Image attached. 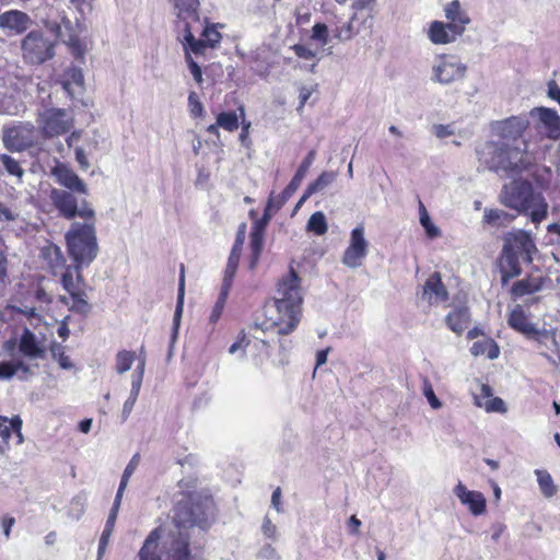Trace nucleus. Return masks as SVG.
I'll list each match as a JSON object with an SVG mask.
<instances>
[{"label": "nucleus", "instance_id": "nucleus-1", "mask_svg": "<svg viewBox=\"0 0 560 560\" xmlns=\"http://www.w3.org/2000/svg\"><path fill=\"white\" fill-rule=\"evenodd\" d=\"M302 302L300 278L293 269H290L289 273L279 281L277 295L266 302L265 319L256 323L255 327L261 330L278 327L280 335L292 332L300 322Z\"/></svg>", "mask_w": 560, "mask_h": 560}, {"label": "nucleus", "instance_id": "nucleus-2", "mask_svg": "<svg viewBox=\"0 0 560 560\" xmlns=\"http://www.w3.org/2000/svg\"><path fill=\"white\" fill-rule=\"evenodd\" d=\"M213 501L209 497L192 494L178 501L174 509L173 523L176 532H170L163 541V549L168 551L173 539L187 537V548L189 549L188 528L194 526L206 527L213 516Z\"/></svg>", "mask_w": 560, "mask_h": 560}, {"label": "nucleus", "instance_id": "nucleus-3", "mask_svg": "<svg viewBox=\"0 0 560 560\" xmlns=\"http://www.w3.org/2000/svg\"><path fill=\"white\" fill-rule=\"evenodd\" d=\"M501 255L502 281L506 283L522 272V264H532L533 255L538 252L532 232L514 230L504 235Z\"/></svg>", "mask_w": 560, "mask_h": 560}, {"label": "nucleus", "instance_id": "nucleus-4", "mask_svg": "<svg viewBox=\"0 0 560 560\" xmlns=\"http://www.w3.org/2000/svg\"><path fill=\"white\" fill-rule=\"evenodd\" d=\"M500 201L518 213L528 214L532 222L539 224L546 219L548 203L541 192L535 191L533 185L523 179L505 184L501 190Z\"/></svg>", "mask_w": 560, "mask_h": 560}, {"label": "nucleus", "instance_id": "nucleus-5", "mask_svg": "<svg viewBox=\"0 0 560 560\" xmlns=\"http://www.w3.org/2000/svg\"><path fill=\"white\" fill-rule=\"evenodd\" d=\"M67 252L74 262L77 279L81 281V269L88 267L98 254L95 217L84 222H73L65 235Z\"/></svg>", "mask_w": 560, "mask_h": 560}, {"label": "nucleus", "instance_id": "nucleus-6", "mask_svg": "<svg viewBox=\"0 0 560 560\" xmlns=\"http://www.w3.org/2000/svg\"><path fill=\"white\" fill-rule=\"evenodd\" d=\"M480 160H483L490 170H503L509 172H522L527 170L534 159L527 151V142L518 141L516 145L508 143H487L479 152Z\"/></svg>", "mask_w": 560, "mask_h": 560}, {"label": "nucleus", "instance_id": "nucleus-7", "mask_svg": "<svg viewBox=\"0 0 560 560\" xmlns=\"http://www.w3.org/2000/svg\"><path fill=\"white\" fill-rule=\"evenodd\" d=\"M77 191H69L61 188H52L49 199L51 205L58 211V214L67 220L79 217L89 220L95 217V211L90 202L85 199L79 201L75 196Z\"/></svg>", "mask_w": 560, "mask_h": 560}, {"label": "nucleus", "instance_id": "nucleus-8", "mask_svg": "<svg viewBox=\"0 0 560 560\" xmlns=\"http://www.w3.org/2000/svg\"><path fill=\"white\" fill-rule=\"evenodd\" d=\"M21 56L25 63L42 65L55 56V44L42 31H31L21 40Z\"/></svg>", "mask_w": 560, "mask_h": 560}, {"label": "nucleus", "instance_id": "nucleus-9", "mask_svg": "<svg viewBox=\"0 0 560 560\" xmlns=\"http://www.w3.org/2000/svg\"><path fill=\"white\" fill-rule=\"evenodd\" d=\"M467 66L454 55L438 56L432 65L431 80L441 85H451L466 78Z\"/></svg>", "mask_w": 560, "mask_h": 560}, {"label": "nucleus", "instance_id": "nucleus-10", "mask_svg": "<svg viewBox=\"0 0 560 560\" xmlns=\"http://www.w3.org/2000/svg\"><path fill=\"white\" fill-rule=\"evenodd\" d=\"M37 124L46 138L68 132L73 127V118L62 108H45L38 113Z\"/></svg>", "mask_w": 560, "mask_h": 560}, {"label": "nucleus", "instance_id": "nucleus-11", "mask_svg": "<svg viewBox=\"0 0 560 560\" xmlns=\"http://www.w3.org/2000/svg\"><path fill=\"white\" fill-rule=\"evenodd\" d=\"M2 141L9 151L23 152L37 143L36 129L31 122L3 127Z\"/></svg>", "mask_w": 560, "mask_h": 560}, {"label": "nucleus", "instance_id": "nucleus-12", "mask_svg": "<svg viewBox=\"0 0 560 560\" xmlns=\"http://www.w3.org/2000/svg\"><path fill=\"white\" fill-rule=\"evenodd\" d=\"M368 247L369 244L364 237L363 225L355 226L351 231L349 246L346 248L341 259L342 264L351 269L359 268L368 255Z\"/></svg>", "mask_w": 560, "mask_h": 560}, {"label": "nucleus", "instance_id": "nucleus-13", "mask_svg": "<svg viewBox=\"0 0 560 560\" xmlns=\"http://www.w3.org/2000/svg\"><path fill=\"white\" fill-rule=\"evenodd\" d=\"M316 156V151L311 150L300 167L298 168L295 175L291 179V182L288 184V186L283 189L281 195L277 197H271L268 201L267 209H275L279 210L298 190L300 187L303 178L305 177L306 173L308 172V168L313 164Z\"/></svg>", "mask_w": 560, "mask_h": 560}, {"label": "nucleus", "instance_id": "nucleus-14", "mask_svg": "<svg viewBox=\"0 0 560 560\" xmlns=\"http://www.w3.org/2000/svg\"><path fill=\"white\" fill-rule=\"evenodd\" d=\"M529 115L537 119L536 128L539 132L552 140L560 138V116L555 109L535 107Z\"/></svg>", "mask_w": 560, "mask_h": 560}, {"label": "nucleus", "instance_id": "nucleus-15", "mask_svg": "<svg viewBox=\"0 0 560 560\" xmlns=\"http://www.w3.org/2000/svg\"><path fill=\"white\" fill-rule=\"evenodd\" d=\"M174 13L176 14V28L183 31L194 27L200 22L199 18V0H172Z\"/></svg>", "mask_w": 560, "mask_h": 560}, {"label": "nucleus", "instance_id": "nucleus-16", "mask_svg": "<svg viewBox=\"0 0 560 560\" xmlns=\"http://www.w3.org/2000/svg\"><path fill=\"white\" fill-rule=\"evenodd\" d=\"M51 175L66 190L77 191L81 195L89 194L86 184L67 164L57 163L51 170Z\"/></svg>", "mask_w": 560, "mask_h": 560}, {"label": "nucleus", "instance_id": "nucleus-17", "mask_svg": "<svg viewBox=\"0 0 560 560\" xmlns=\"http://www.w3.org/2000/svg\"><path fill=\"white\" fill-rule=\"evenodd\" d=\"M19 352L28 362L46 358V347L28 328H25L20 337Z\"/></svg>", "mask_w": 560, "mask_h": 560}, {"label": "nucleus", "instance_id": "nucleus-18", "mask_svg": "<svg viewBox=\"0 0 560 560\" xmlns=\"http://www.w3.org/2000/svg\"><path fill=\"white\" fill-rule=\"evenodd\" d=\"M460 36V30L456 25L442 21L431 22L428 28V38L435 45L454 43Z\"/></svg>", "mask_w": 560, "mask_h": 560}, {"label": "nucleus", "instance_id": "nucleus-19", "mask_svg": "<svg viewBox=\"0 0 560 560\" xmlns=\"http://www.w3.org/2000/svg\"><path fill=\"white\" fill-rule=\"evenodd\" d=\"M454 493L462 504L468 506L472 515L478 516L486 511V498L481 492L469 490L459 481Z\"/></svg>", "mask_w": 560, "mask_h": 560}, {"label": "nucleus", "instance_id": "nucleus-20", "mask_svg": "<svg viewBox=\"0 0 560 560\" xmlns=\"http://www.w3.org/2000/svg\"><path fill=\"white\" fill-rule=\"evenodd\" d=\"M45 25L56 35L57 38L69 45L77 56L83 55L80 40L78 36L72 32V24L68 19L63 18L61 23L46 22Z\"/></svg>", "mask_w": 560, "mask_h": 560}, {"label": "nucleus", "instance_id": "nucleus-21", "mask_svg": "<svg viewBox=\"0 0 560 560\" xmlns=\"http://www.w3.org/2000/svg\"><path fill=\"white\" fill-rule=\"evenodd\" d=\"M421 298L429 304H439L447 300L448 293L439 272L432 273L427 279Z\"/></svg>", "mask_w": 560, "mask_h": 560}, {"label": "nucleus", "instance_id": "nucleus-22", "mask_svg": "<svg viewBox=\"0 0 560 560\" xmlns=\"http://www.w3.org/2000/svg\"><path fill=\"white\" fill-rule=\"evenodd\" d=\"M528 120L525 117L512 116L505 120L499 121L497 131L505 140L517 141L528 127Z\"/></svg>", "mask_w": 560, "mask_h": 560}, {"label": "nucleus", "instance_id": "nucleus-23", "mask_svg": "<svg viewBox=\"0 0 560 560\" xmlns=\"http://www.w3.org/2000/svg\"><path fill=\"white\" fill-rule=\"evenodd\" d=\"M31 22V18L19 10H10L0 15V27L8 28L16 34L26 31Z\"/></svg>", "mask_w": 560, "mask_h": 560}, {"label": "nucleus", "instance_id": "nucleus-24", "mask_svg": "<svg viewBox=\"0 0 560 560\" xmlns=\"http://www.w3.org/2000/svg\"><path fill=\"white\" fill-rule=\"evenodd\" d=\"M528 340L536 342L540 354L550 359L548 352L558 351V342L556 340V331L553 329L536 328Z\"/></svg>", "mask_w": 560, "mask_h": 560}, {"label": "nucleus", "instance_id": "nucleus-25", "mask_svg": "<svg viewBox=\"0 0 560 560\" xmlns=\"http://www.w3.org/2000/svg\"><path fill=\"white\" fill-rule=\"evenodd\" d=\"M444 14L448 24H454L460 30L463 35L466 26L470 23V18L465 9H463L459 0H453L444 7Z\"/></svg>", "mask_w": 560, "mask_h": 560}, {"label": "nucleus", "instance_id": "nucleus-26", "mask_svg": "<svg viewBox=\"0 0 560 560\" xmlns=\"http://www.w3.org/2000/svg\"><path fill=\"white\" fill-rule=\"evenodd\" d=\"M62 89L70 98H77L83 94L84 77L81 69L71 67L66 72V80L62 82Z\"/></svg>", "mask_w": 560, "mask_h": 560}, {"label": "nucleus", "instance_id": "nucleus-27", "mask_svg": "<svg viewBox=\"0 0 560 560\" xmlns=\"http://www.w3.org/2000/svg\"><path fill=\"white\" fill-rule=\"evenodd\" d=\"M192 31L194 27H189L178 32L179 34H182V36H178V39L183 44L185 58H187V52L190 56L191 54L196 56H202L206 54L207 49L210 48V46L206 43L203 38L196 39L192 34Z\"/></svg>", "mask_w": 560, "mask_h": 560}, {"label": "nucleus", "instance_id": "nucleus-28", "mask_svg": "<svg viewBox=\"0 0 560 560\" xmlns=\"http://www.w3.org/2000/svg\"><path fill=\"white\" fill-rule=\"evenodd\" d=\"M162 528H155L150 533L139 551V560H163L159 547V540L162 538Z\"/></svg>", "mask_w": 560, "mask_h": 560}, {"label": "nucleus", "instance_id": "nucleus-29", "mask_svg": "<svg viewBox=\"0 0 560 560\" xmlns=\"http://www.w3.org/2000/svg\"><path fill=\"white\" fill-rule=\"evenodd\" d=\"M469 322L470 313L465 305L454 308L445 318L447 327L456 335H460L468 327Z\"/></svg>", "mask_w": 560, "mask_h": 560}, {"label": "nucleus", "instance_id": "nucleus-30", "mask_svg": "<svg viewBox=\"0 0 560 560\" xmlns=\"http://www.w3.org/2000/svg\"><path fill=\"white\" fill-rule=\"evenodd\" d=\"M508 322L513 329L523 334L527 339L530 338L536 329V326L528 320L520 305H516L515 308L510 313Z\"/></svg>", "mask_w": 560, "mask_h": 560}, {"label": "nucleus", "instance_id": "nucleus-31", "mask_svg": "<svg viewBox=\"0 0 560 560\" xmlns=\"http://www.w3.org/2000/svg\"><path fill=\"white\" fill-rule=\"evenodd\" d=\"M264 230H265L264 223L260 221H257V222H255V224L252 229V232L249 234V238H250L249 246H250L252 256H253L252 262H250V268H255V266L258 261V258L260 256V253L262 249V242H264Z\"/></svg>", "mask_w": 560, "mask_h": 560}, {"label": "nucleus", "instance_id": "nucleus-32", "mask_svg": "<svg viewBox=\"0 0 560 560\" xmlns=\"http://www.w3.org/2000/svg\"><path fill=\"white\" fill-rule=\"evenodd\" d=\"M19 371L28 374L31 366L23 360L0 362V380H11Z\"/></svg>", "mask_w": 560, "mask_h": 560}, {"label": "nucleus", "instance_id": "nucleus-33", "mask_svg": "<svg viewBox=\"0 0 560 560\" xmlns=\"http://www.w3.org/2000/svg\"><path fill=\"white\" fill-rule=\"evenodd\" d=\"M472 355H487L489 359H497L500 354L498 345L492 339H483L472 343L470 348Z\"/></svg>", "mask_w": 560, "mask_h": 560}, {"label": "nucleus", "instance_id": "nucleus-34", "mask_svg": "<svg viewBox=\"0 0 560 560\" xmlns=\"http://www.w3.org/2000/svg\"><path fill=\"white\" fill-rule=\"evenodd\" d=\"M167 560H190V550L187 548V537L173 539L170 544L168 551H165Z\"/></svg>", "mask_w": 560, "mask_h": 560}, {"label": "nucleus", "instance_id": "nucleus-35", "mask_svg": "<svg viewBox=\"0 0 560 560\" xmlns=\"http://www.w3.org/2000/svg\"><path fill=\"white\" fill-rule=\"evenodd\" d=\"M43 255L47 259L50 268L56 273L58 269L65 267L66 259L61 248L57 245H48L43 249Z\"/></svg>", "mask_w": 560, "mask_h": 560}, {"label": "nucleus", "instance_id": "nucleus-36", "mask_svg": "<svg viewBox=\"0 0 560 560\" xmlns=\"http://www.w3.org/2000/svg\"><path fill=\"white\" fill-rule=\"evenodd\" d=\"M537 482L544 497L551 498L557 493V486L553 482L551 475L547 470L536 469Z\"/></svg>", "mask_w": 560, "mask_h": 560}, {"label": "nucleus", "instance_id": "nucleus-37", "mask_svg": "<svg viewBox=\"0 0 560 560\" xmlns=\"http://www.w3.org/2000/svg\"><path fill=\"white\" fill-rule=\"evenodd\" d=\"M184 296H185V267H184V265H180L177 303H176V308H175L174 318H173L174 330H177L182 315H183Z\"/></svg>", "mask_w": 560, "mask_h": 560}, {"label": "nucleus", "instance_id": "nucleus-38", "mask_svg": "<svg viewBox=\"0 0 560 560\" xmlns=\"http://www.w3.org/2000/svg\"><path fill=\"white\" fill-rule=\"evenodd\" d=\"M61 283L69 294L82 289L83 278L81 277V281H78L74 265L66 267L65 272L61 275Z\"/></svg>", "mask_w": 560, "mask_h": 560}, {"label": "nucleus", "instance_id": "nucleus-39", "mask_svg": "<svg viewBox=\"0 0 560 560\" xmlns=\"http://www.w3.org/2000/svg\"><path fill=\"white\" fill-rule=\"evenodd\" d=\"M1 164L10 176H14L18 183L23 182L24 170L20 162L8 154H1Z\"/></svg>", "mask_w": 560, "mask_h": 560}, {"label": "nucleus", "instance_id": "nucleus-40", "mask_svg": "<svg viewBox=\"0 0 560 560\" xmlns=\"http://www.w3.org/2000/svg\"><path fill=\"white\" fill-rule=\"evenodd\" d=\"M306 230L318 236L324 235L328 230L325 214L322 211L313 213L307 221Z\"/></svg>", "mask_w": 560, "mask_h": 560}, {"label": "nucleus", "instance_id": "nucleus-41", "mask_svg": "<svg viewBox=\"0 0 560 560\" xmlns=\"http://www.w3.org/2000/svg\"><path fill=\"white\" fill-rule=\"evenodd\" d=\"M483 219L490 225L501 226L510 223L513 217L500 209H486Z\"/></svg>", "mask_w": 560, "mask_h": 560}, {"label": "nucleus", "instance_id": "nucleus-42", "mask_svg": "<svg viewBox=\"0 0 560 560\" xmlns=\"http://www.w3.org/2000/svg\"><path fill=\"white\" fill-rule=\"evenodd\" d=\"M72 303L70 304V311L79 314H88L91 310V305L86 300V294L83 289L70 293Z\"/></svg>", "mask_w": 560, "mask_h": 560}, {"label": "nucleus", "instance_id": "nucleus-43", "mask_svg": "<svg viewBox=\"0 0 560 560\" xmlns=\"http://www.w3.org/2000/svg\"><path fill=\"white\" fill-rule=\"evenodd\" d=\"M238 258H234L229 256L226 267L223 275V281L221 285V291L230 292L232 288V282L235 277L237 267H238Z\"/></svg>", "mask_w": 560, "mask_h": 560}, {"label": "nucleus", "instance_id": "nucleus-44", "mask_svg": "<svg viewBox=\"0 0 560 560\" xmlns=\"http://www.w3.org/2000/svg\"><path fill=\"white\" fill-rule=\"evenodd\" d=\"M336 177V172H323L316 180L308 185V194H316L324 190L335 182Z\"/></svg>", "mask_w": 560, "mask_h": 560}, {"label": "nucleus", "instance_id": "nucleus-45", "mask_svg": "<svg viewBox=\"0 0 560 560\" xmlns=\"http://www.w3.org/2000/svg\"><path fill=\"white\" fill-rule=\"evenodd\" d=\"M220 128L233 132L238 128V116L234 112H223L217 116Z\"/></svg>", "mask_w": 560, "mask_h": 560}, {"label": "nucleus", "instance_id": "nucleus-46", "mask_svg": "<svg viewBox=\"0 0 560 560\" xmlns=\"http://www.w3.org/2000/svg\"><path fill=\"white\" fill-rule=\"evenodd\" d=\"M135 361V352L122 350L116 355V371L119 374H124L131 369Z\"/></svg>", "mask_w": 560, "mask_h": 560}, {"label": "nucleus", "instance_id": "nucleus-47", "mask_svg": "<svg viewBox=\"0 0 560 560\" xmlns=\"http://www.w3.org/2000/svg\"><path fill=\"white\" fill-rule=\"evenodd\" d=\"M50 352L55 360L58 361L59 365L63 370L72 369L73 364L68 355L65 353V348L62 345L54 342L50 346Z\"/></svg>", "mask_w": 560, "mask_h": 560}, {"label": "nucleus", "instance_id": "nucleus-48", "mask_svg": "<svg viewBox=\"0 0 560 560\" xmlns=\"http://www.w3.org/2000/svg\"><path fill=\"white\" fill-rule=\"evenodd\" d=\"M420 210V223L424 228L428 236L436 237L440 234V230L431 222L429 213L421 201H419Z\"/></svg>", "mask_w": 560, "mask_h": 560}, {"label": "nucleus", "instance_id": "nucleus-49", "mask_svg": "<svg viewBox=\"0 0 560 560\" xmlns=\"http://www.w3.org/2000/svg\"><path fill=\"white\" fill-rule=\"evenodd\" d=\"M140 389H141L140 387L131 385L129 397L125 401L122 411H121V416H122L124 420H126L130 416V413L133 409V406L138 399Z\"/></svg>", "mask_w": 560, "mask_h": 560}, {"label": "nucleus", "instance_id": "nucleus-50", "mask_svg": "<svg viewBox=\"0 0 560 560\" xmlns=\"http://www.w3.org/2000/svg\"><path fill=\"white\" fill-rule=\"evenodd\" d=\"M312 39L317 40L325 46L329 43L328 27L324 23H316L312 28Z\"/></svg>", "mask_w": 560, "mask_h": 560}, {"label": "nucleus", "instance_id": "nucleus-51", "mask_svg": "<svg viewBox=\"0 0 560 560\" xmlns=\"http://www.w3.org/2000/svg\"><path fill=\"white\" fill-rule=\"evenodd\" d=\"M423 395L427 398L429 405L433 409H440L442 407V402L435 396L434 390H433V386L431 385V383L429 382L428 378L423 380Z\"/></svg>", "mask_w": 560, "mask_h": 560}, {"label": "nucleus", "instance_id": "nucleus-52", "mask_svg": "<svg viewBox=\"0 0 560 560\" xmlns=\"http://www.w3.org/2000/svg\"><path fill=\"white\" fill-rule=\"evenodd\" d=\"M537 290L528 280H520L512 287V293L516 298L533 293Z\"/></svg>", "mask_w": 560, "mask_h": 560}, {"label": "nucleus", "instance_id": "nucleus-53", "mask_svg": "<svg viewBox=\"0 0 560 560\" xmlns=\"http://www.w3.org/2000/svg\"><path fill=\"white\" fill-rule=\"evenodd\" d=\"M202 36L210 48H214L221 40L222 36L214 26H206Z\"/></svg>", "mask_w": 560, "mask_h": 560}, {"label": "nucleus", "instance_id": "nucleus-54", "mask_svg": "<svg viewBox=\"0 0 560 560\" xmlns=\"http://www.w3.org/2000/svg\"><path fill=\"white\" fill-rule=\"evenodd\" d=\"M228 295H229V292L220 291L219 298H218V300L212 308L211 315H210L211 323H215L220 318L222 311L224 308Z\"/></svg>", "mask_w": 560, "mask_h": 560}, {"label": "nucleus", "instance_id": "nucleus-55", "mask_svg": "<svg viewBox=\"0 0 560 560\" xmlns=\"http://www.w3.org/2000/svg\"><path fill=\"white\" fill-rule=\"evenodd\" d=\"M245 228H246L245 224H242L240 226V229L237 231V234H236V238H235L234 245H233L229 256L240 259L241 254H242V248H243L244 240H245Z\"/></svg>", "mask_w": 560, "mask_h": 560}, {"label": "nucleus", "instance_id": "nucleus-56", "mask_svg": "<svg viewBox=\"0 0 560 560\" xmlns=\"http://www.w3.org/2000/svg\"><path fill=\"white\" fill-rule=\"evenodd\" d=\"M354 35L352 21L336 28L335 37L339 40H349Z\"/></svg>", "mask_w": 560, "mask_h": 560}, {"label": "nucleus", "instance_id": "nucleus-57", "mask_svg": "<svg viewBox=\"0 0 560 560\" xmlns=\"http://www.w3.org/2000/svg\"><path fill=\"white\" fill-rule=\"evenodd\" d=\"M261 532L265 537L269 539L276 540L278 537V528L277 526L271 522L269 516H265L261 525Z\"/></svg>", "mask_w": 560, "mask_h": 560}, {"label": "nucleus", "instance_id": "nucleus-58", "mask_svg": "<svg viewBox=\"0 0 560 560\" xmlns=\"http://www.w3.org/2000/svg\"><path fill=\"white\" fill-rule=\"evenodd\" d=\"M188 104L190 107V114L195 117L202 116L205 109L198 96L195 92H191L188 96Z\"/></svg>", "mask_w": 560, "mask_h": 560}, {"label": "nucleus", "instance_id": "nucleus-59", "mask_svg": "<svg viewBox=\"0 0 560 560\" xmlns=\"http://www.w3.org/2000/svg\"><path fill=\"white\" fill-rule=\"evenodd\" d=\"M186 62L188 65V68L191 72V75L194 77V80L200 84L202 82V71L199 65L192 59V57L187 52Z\"/></svg>", "mask_w": 560, "mask_h": 560}, {"label": "nucleus", "instance_id": "nucleus-60", "mask_svg": "<svg viewBox=\"0 0 560 560\" xmlns=\"http://www.w3.org/2000/svg\"><path fill=\"white\" fill-rule=\"evenodd\" d=\"M145 361L144 359L140 360L136 370L131 375V385L140 387L142 385L143 374H144Z\"/></svg>", "mask_w": 560, "mask_h": 560}, {"label": "nucleus", "instance_id": "nucleus-61", "mask_svg": "<svg viewBox=\"0 0 560 560\" xmlns=\"http://www.w3.org/2000/svg\"><path fill=\"white\" fill-rule=\"evenodd\" d=\"M10 424H11L12 431L16 435V443L19 445L22 444L24 442V436L22 433V424H23L22 419L19 416H15L10 420Z\"/></svg>", "mask_w": 560, "mask_h": 560}, {"label": "nucleus", "instance_id": "nucleus-62", "mask_svg": "<svg viewBox=\"0 0 560 560\" xmlns=\"http://www.w3.org/2000/svg\"><path fill=\"white\" fill-rule=\"evenodd\" d=\"M292 49L295 52V55L302 59L310 60L316 57V52L314 50L301 44L292 46Z\"/></svg>", "mask_w": 560, "mask_h": 560}, {"label": "nucleus", "instance_id": "nucleus-63", "mask_svg": "<svg viewBox=\"0 0 560 560\" xmlns=\"http://www.w3.org/2000/svg\"><path fill=\"white\" fill-rule=\"evenodd\" d=\"M486 410L488 412H505L506 411V407H505V402L497 397V398H493L491 399L486 406H485Z\"/></svg>", "mask_w": 560, "mask_h": 560}, {"label": "nucleus", "instance_id": "nucleus-64", "mask_svg": "<svg viewBox=\"0 0 560 560\" xmlns=\"http://www.w3.org/2000/svg\"><path fill=\"white\" fill-rule=\"evenodd\" d=\"M547 232L550 235V242L560 246V223H552L547 226Z\"/></svg>", "mask_w": 560, "mask_h": 560}]
</instances>
